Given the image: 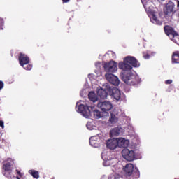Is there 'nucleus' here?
I'll return each instance as SVG.
<instances>
[{
    "mask_svg": "<svg viewBox=\"0 0 179 179\" xmlns=\"http://www.w3.org/2000/svg\"><path fill=\"white\" fill-rule=\"evenodd\" d=\"M177 8H179V0H177Z\"/></svg>",
    "mask_w": 179,
    "mask_h": 179,
    "instance_id": "obj_32",
    "label": "nucleus"
},
{
    "mask_svg": "<svg viewBox=\"0 0 179 179\" xmlns=\"http://www.w3.org/2000/svg\"><path fill=\"white\" fill-rule=\"evenodd\" d=\"M0 127H1L2 129L5 128L4 122L2 120H0Z\"/></svg>",
    "mask_w": 179,
    "mask_h": 179,
    "instance_id": "obj_29",
    "label": "nucleus"
},
{
    "mask_svg": "<svg viewBox=\"0 0 179 179\" xmlns=\"http://www.w3.org/2000/svg\"><path fill=\"white\" fill-rule=\"evenodd\" d=\"M3 26H5V21L3 19L0 17V30H3Z\"/></svg>",
    "mask_w": 179,
    "mask_h": 179,
    "instance_id": "obj_24",
    "label": "nucleus"
},
{
    "mask_svg": "<svg viewBox=\"0 0 179 179\" xmlns=\"http://www.w3.org/2000/svg\"><path fill=\"white\" fill-rule=\"evenodd\" d=\"M90 144L91 145V146H96V141L93 139V138H91L90 139Z\"/></svg>",
    "mask_w": 179,
    "mask_h": 179,
    "instance_id": "obj_26",
    "label": "nucleus"
},
{
    "mask_svg": "<svg viewBox=\"0 0 179 179\" xmlns=\"http://www.w3.org/2000/svg\"><path fill=\"white\" fill-rule=\"evenodd\" d=\"M94 105H83L80 104L78 106V110L80 114H82L83 117H85V118H89L90 115H92V111H93L94 117L96 120H99V118L103 117V113L99 110H94Z\"/></svg>",
    "mask_w": 179,
    "mask_h": 179,
    "instance_id": "obj_2",
    "label": "nucleus"
},
{
    "mask_svg": "<svg viewBox=\"0 0 179 179\" xmlns=\"http://www.w3.org/2000/svg\"><path fill=\"white\" fill-rule=\"evenodd\" d=\"M120 132H121V129H120V128H118V127H115V128L113 129L112 130H110V136H111L112 138L113 136H119Z\"/></svg>",
    "mask_w": 179,
    "mask_h": 179,
    "instance_id": "obj_17",
    "label": "nucleus"
},
{
    "mask_svg": "<svg viewBox=\"0 0 179 179\" xmlns=\"http://www.w3.org/2000/svg\"><path fill=\"white\" fill-rule=\"evenodd\" d=\"M131 175L134 178H139V170H138V169L136 168L135 169L133 170Z\"/></svg>",
    "mask_w": 179,
    "mask_h": 179,
    "instance_id": "obj_21",
    "label": "nucleus"
},
{
    "mask_svg": "<svg viewBox=\"0 0 179 179\" xmlns=\"http://www.w3.org/2000/svg\"><path fill=\"white\" fill-rule=\"evenodd\" d=\"M2 169V173L3 176L7 178H12V165L10 164V162H6L3 164Z\"/></svg>",
    "mask_w": 179,
    "mask_h": 179,
    "instance_id": "obj_7",
    "label": "nucleus"
},
{
    "mask_svg": "<svg viewBox=\"0 0 179 179\" xmlns=\"http://www.w3.org/2000/svg\"><path fill=\"white\" fill-rule=\"evenodd\" d=\"M172 83H173L172 80H167L165 81L166 85H171Z\"/></svg>",
    "mask_w": 179,
    "mask_h": 179,
    "instance_id": "obj_27",
    "label": "nucleus"
},
{
    "mask_svg": "<svg viewBox=\"0 0 179 179\" xmlns=\"http://www.w3.org/2000/svg\"><path fill=\"white\" fill-rule=\"evenodd\" d=\"M31 176L32 177H34V178H38L40 177V175H38V171H34V170H31Z\"/></svg>",
    "mask_w": 179,
    "mask_h": 179,
    "instance_id": "obj_22",
    "label": "nucleus"
},
{
    "mask_svg": "<svg viewBox=\"0 0 179 179\" xmlns=\"http://www.w3.org/2000/svg\"><path fill=\"white\" fill-rule=\"evenodd\" d=\"M98 108H100L103 113H107L113 108V104L108 101H104L103 102H99L97 104Z\"/></svg>",
    "mask_w": 179,
    "mask_h": 179,
    "instance_id": "obj_8",
    "label": "nucleus"
},
{
    "mask_svg": "<svg viewBox=\"0 0 179 179\" xmlns=\"http://www.w3.org/2000/svg\"><path fill=\"white\" fill-rule=\"evenodd\" d=\"M151 21L152 22V23H154L155 24H157L158 26H162V21L159 20L157 19V17H156L155 15H152V17L151 18Z\"/></svg>",
    "mask_w": 179,
    "mask_h": 179,
    "instance_id": "obj_19",
    "label": "nucleus"
},
{
    "mask_svg": "<svg viewBox=\"0 0 179 179\" xmlns=\"http://www.w3.org/2000/svg\"><path fill=\"white\" fill-rule=\"evenodd\" d=\"M116 139L118 148H128V146H129V141L122 138Z\"/></svg>",
    "mask_w": 179,
    "mask_h": 179,
    "instance_id": "obj_13",
    "label": "nucleus"
},
{
    "mask_svg": "<svg viewBox=\"0 0 179 179\" xmlns=\"http://www.w3.org/2000/svg\"><path fill=\"white\" fill-rule=\"evenodd\" d=\"M110 96L115 99V100H120L121 99V91L118 90V88L115 87L112 90V92L110 94Z\"/></svg>",
    "mask_w": 179,
    "mask_h": 179,
    "instance_id": "obj_14",
    "label": "nucleus"
},
{
    "mask_svg": "<svg viewBox=\"0 0 179 179\" xmlns=\"http://www.w3.org/2000/svg\"><path fill=\"white\" fill-rule=\"evenodd\" d=\"M164 16L165 19L173 17L176 13V4L173 1L168 2L163 8Z\"/></svg>",
    "mask_w": 179,
    "mask_h": 179,
    "instance_id": "obj_4",
    "label": "nucleus"
},
{
    "mask_svg": "<svg viewBox=\"0 0 179 179\" xmlns=\"http://www.w3.org/2000/svg\"><path fill=\"white\" fill-rule=\"evenodd\" d=\"M103 69L105 72H107V73H114V72H117V71H118L117 62L113 60L104 63Z\"/></svg>",
    "mask_w": 179,
    "mask_h": 179,
    "instance_id": "obj_5",
    "label": "nucleus"
},
{
    "mask_svg": "<svg viewBox=\"0 0 179 179\" xmlns=\"http://www.w3.org/2000/svg\"><path fill=\"white\" fill-rule=\"evenodd\" d=\"M24 69L26 71H31V69L33 68V65L27 64V65H24L22 66Z\"/></svg>",
    "mask_w": 179,
    "mask_h": 179,
    "instance_id": "obj_23",
    "label": "nucleus"
},
{
    "mask_svg": "<svg viewBox=\"0 0 179 179\" xmlns=\"http://www.w3.org/2000/svg\"><path fill=\"white\" fill-rule=\"evenodd\" d=\"M122 155L124 159L127 160V162H134V159H135V151L132 150H129L128 148H124L122 151Z\"/></svg>",
    "mask_w": 179,
    "mask_h": 179,
    "instance_id": "obj_6",
    "label": "nucleus"
},
{
    "mask_svg": "<svg viewBox=\"0 0 179 179\" xmlns=\"http://www.w3.org/2000/svg\"><path fill=\"white\" fill-rule=\"evenodd\" d=\"M106 146L108 149H110V150H114V149H117V148H118L117 144V139L113 138L108 140L106 141Z\"/></svg>",
    "mask_w": 179,
    "mask_h": 179,
    "instance_id": "obj_12",
    "label": "nucleus"
},
{
    "mask_svg": "<svg viewBox=\"0 0 179 179\" xmlns=\"http://www.w3.org/2000/svg\"><path fill=\"white\" fill-rule=\"evenodd\" d=\"M63 3H66L68 2H69L70 0H62Z\"/></svg>",
    "mask_w": 179,
    "mask_h": 179,
    "instance_id": "obj_31",
    "label": "nucleus"
},
{
    "mask_svg": "<svg viewBox=\"0 0 179 179\" xmlns=\"http://www.w3.org/2000/svg\"><path fill=\"white\" fill-rule=\"evenodd\" d=\"M143 57H144L145 59H149L150 55H149V54H146Z\"/></svg>",
    "mask_w": 179,
    "mask_h": 179,
    "instance_id": "obj_30",
    "label": "nucleus"
},
{
    "mask_svg": "<svg viewBox=\"0 0 179 179\" xmlns=\"http://www.w3.org/2000/svg\"><path fill=\"white\" fill-rule=\"evenodd\" d=\"M172 64H179V51H175L172 54Z\"/></svg>",
    "mask_w": 179,
    "mask_h": 179,
    "instance_id": "obj_16",
    "label": "nucleus"
},
{
    "mask_svg": "<svg viewBox=\"0 0 179 179\" xmlns=\"http://www.w3.org/2000/svg\"><path fill=\"white\" fill-rule=\"evenodd\" d=\"M115 179H117V178L115 177Z\"/></svg>",
    "mask_w": 179,
    "mask_h": 179,
    "instance_id": "obj_35",
    "label": "nucleus"
},
{
    "mask_svg": "<svg viewBox=\"0 0 179 179\" xmlns=\"http://www.w3.org/2000/svg\"><path fill=\"white\" fill-rule=\"evenodd\" d=\"M139 62L132 56H127L124 59L123 62L119 63V69L123 71L120 73V79L122 80L126 85L129 86H138L142 82L139 76L134 74L131 70L132 66L138 68Z\"/></svg>",
    "mask_w": 179,
    "mask_h": 179,
    "instance_id": "obj_1",
    "label": "nucleus"
},
{
    "mask_svg": "<svg viewBox=\"0 0 179 179\" xmlns=\"http://www.w3.org/2000/svg\"><path fill=\"white\" fill-rule=\"evenodd\" d=\"M87 127L89 128V123L87 124Z\"/></svg>",
    "mask_w": 179,
    "mask_h": 179,
    "instance_id": "obj_33",
    "label": "nucleus"
},
{
    "mask_svg": "<svg viewBox=\"0 0 179 179\" xmlns=\"http://www.w3.org/2000/svg\"><path fill=\"white\" fill-rule=\"evenodd\" d=\"M105 78L108 82H110V83L114 85V86H118V85H120V80L118 79V77L111 73H106L105 74Z\"/></svg>",
    "mask_w": 179,
    "mask_h": 179,
    "instance_id": "obj_9",
    "label": "nucleus"
},
{
    "mask_svg": "<svg viewBox=\"0 0 179 179\" xmlns=\"http://www.w3.org/2000/svg\"><path fill=\"white\" fill-rule=\"evenodd\" d=\"M3 86H5V84L3 83V81L0 80V90H2V89H3Z\"/></svg>",
    "mask_w": 179,
    "mask_h": 179,
    "instance_id": "obj_28",
    "label": "nucleus"
},
{
    "mask_svg": "<svg viewBox=\"0 0 179 179\" xmlns=\"http://www.w3.org/2000/svg\"><path fill=\"white\" fill-rule=\"evenodd\" d=\"M16 173L17 174V176H16L17 179H20V178L23 177L22 172H20V171H19L18 169L16 170Z\"/></svg>",
    "mask_w": 179,
    "mask_h": 179,
    "instance_id": "obj_25",
    "label": "nucleus"
},
{
    "mask_svg": "<svg viewBox=\"0 0 179 179\" xmlns=\"http://www.w3.org/2000/svg\"><path fill=\"white\" fill-rule=\"evenodd\" d=\"M123 171L124 174L128 177H131L132 176V173H134V164H127L123 168Z\"/></svg>",
    "mask_w": 179,
    "mask_h": 179,
    "instance_id": "obj_11",
    "label": "nucleus"
},
{
    "mask_svg": "<svg viewBox=\"0 0 179 179\" xmlns=\"http://www.w3.org/2000/svg\"><path fill=\"white\" fill-rule=\"evenodd\" d=\"M18 61L21 66H24V65H27V64L30 62V59L27 55L20 53L18 56Z\"/></svg>",
    "mask_w": 179,
    "mask_h": 179,
    "instance_id": "obj_10",
    "label": "nucleus"
},
{
    "mask_svg": "<svg viewBox=\"0 0 179 179\" xmlns=\"http://www.w3.org/2000/svg\"><path fill=\"white\" fill-rule=\"evenodd\" d=\"M88 98L90 101H92L93 103H96V101H97L98 100L97 95H96V93H94V92H90L88 94Z\"/></svg>",
    "mask_w": 179,
    "mask_h": 179,
    "instance_id": "obj_18",
    "label": "nucleus"
},
{
    "mask_svg": "<svg viewBox=\"0 0 179 179\" xmlns=\"http://www.w3.org/2000/svg\"><path fill=\"white\" fill-rule=\"evenodd\" d=\"M158 1H164V0H158Z\"/></svg>",
    "mask_w": 179,
    "mask_h": 179,
    "instance_id": "obj_34",
    "label": "nucleus"
},
{
    "mask_svg": "<svg viewBox=\"0 0 179 179\" xmlns=\"http://www.w3.org/2000/svg\"><path fill=\"white\" fill-rule=\"evenodd\" d=\"M164 30L165 34L169 37V38L173 41V43H176V44H179V34L176 30H174V28L173 27L169 25H165L164 27Z\"/></svg>",
    "mask_w": 179,
    "mask_h": 179,
    "instance_id": "obj_3",
    "label": "nucleus"
},
{
    "mask_svg": "<svg viewBox=\"0 0 179 179\" xmlns=\"http://www.w3.org/2000/svg\"><path fill=\"white\" fill-rule=\"evenodd\" d=\"M109 121L112 124H116V122H118V118L115 117V115L111 114L110 117L109 118Z\"/></svg>",
    "mask_w": 179,
    "mask_h": 179,
    "instance_id": "obj_20",
    "label": "nucleus"
},
{
    "mask_svg": "<svg viewBox=\"0 0 179 179\" xmlns=\"http://www.w3.org/2000/svg\"><path fill=\"white\" fill-rule=\"evenodd\" d=\"M97 96H99V99H107V96H108V94L107 93V91L106 90H103V88H99L97 90Z\"/></svg>",
    "mask_w": 179,
    "mask_h": 179,
    "instance_id": "obj_15",
    "label": "nucleus"
}]
</instances>
